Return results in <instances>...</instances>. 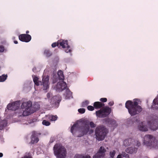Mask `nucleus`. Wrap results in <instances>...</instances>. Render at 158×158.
Masks as SVG:
<instances>
[{"label":"nucleus","mask_w":158,"mask_h":158,"mask_svg":"<svg viewBox=\"0 0 158 158\" xmlns=\"http://www.w3.org/2000/svg\"><path fill=\"white\" fill-rule=\"evenodd\" d=\"M19 38L21 41L25 42H29L31 39V36L30 35L25 34L20 35Z\"/></svg>","instance_id":"nucleus-14"},{"label":"nucleus","mask_w":158,"mask_h":158,"mask_svg":"<svg viewBox=\"0 0 158 158\" xmlns=\"http://www.w3.org/2000/svg\"><path fill=\"white\" fill-rule=\"evenodd\" d=\"M42 124L43 125L46 126H48L50 124V123L49 122L44 120L43 121Z\"/></svg>","instance_id":"nucleus-29"},{"label":"nucleus","mask_w":158,"mask_h":158,"mask_svg":"<svg viewBox=\"0 0 158 158\" xmlns=\"http://www.w3.org/2000/svg\"><path fill=\"white\" fill-rule=\"evenodd\" d=\"M114 104V102L113 101H111L108 103L109 105L110 106H113V105Z\"/></svg>","instance_id":"nucleus-40"},{"label":"nucleus","mask_w":158,"mask_h":158,"mask_svg":"<svg viewBox=\"0 0 158 158\" xmlns=\"http://www.w3.org/2000/svg\"><path fill=\"white\" fill-rule=\"evenodd\" d=\"M117 158H122L121 155H120V154L118 155L117 156Z\"/></svg>","instance_id":"nucleus-44"},{"label":"nucleus","mask_w":158,"mask_h":158,"mask_svg":"<svg viewBox=\"0 0 158 158\" xmlns=\"http://www.w3.org/2000/svg\"><path fill=\"white\" fill-rule=\"evenodd\" d=\"M7 77L6 75H2L1 76H0V82H3L6 79Z\"/></svg>","instance_id":"nucleus-28"},{"label":"nucleus","mask_w":158,"mask_h":158,"mask_svg":"<svg viewBox=\"0 0 158 158\" xmlns=\"http://www.w3.org/2000/svg\"><path fill=\"white\" fill-rule=\"evenodd\" d=\"M88 121L89 122V124L90 125L91 128H94L96 127V124H94L93 122Z\"/></svg>","instance_id":"nucleus-34"},{"label":"nucleus","mask_w":158,"mask_h":158,"mask_svg":"<svg viewBox=\"0 0 158 158\" xmlns=\"http://www.w3.org/2000/svg\"><path fill=\"white\" fill-rule=\"evenodd\" d=\"M57 74L59 79L63 81L64 79V76L63 72L61 70H59Z\"/></svg>","instance_id":"nucleus-23"},{"label":"nucleus","mask_w":158,"mask_h":158,"mask_svg":"<svg viewBox=\"0 0 158 158\" xmlns=\"http://www.w3.org/2000/svg\"><path fill=\"white\" fill-rule=\"evenodd\" d=\"M103 121L106 124H107L110 127H112L114 128L116 127L117 126L116 122L114 119L108 118L104 119Z\"/></svg>","instance_id":"nucleus-13"},{"label":"nucleus","mask_w":158,"mask_h":158,"mask_svg":"<svg viewBox=\"0 0 158 158\" xmlns=\"http://www.w3.org/2000/svg\"><path fill=\"white\" fill-rule=\"evenodd\" d=\"M96 114L97 117L100 118H103L106 117L102 109L97 110L96 111Z\"/></svg>","instance_id":"nucleus-18"},{"label":"nucleus","mask_w":158,"mask_h":158,"mask_svg":"<svg viewBox=\"0 0 158 158\" xmlns=\"http://www.w3.org/2000/svg\"><path fill=\"white\" fill-rule=\"evenodd\" d=\"M107 132V130L105 127L102 126L97 127L95 131L96 139L98 140L104 139Z\"/></svg>","instance_id":"nucleus-6"},{"label":"nucleus","mask_w":158,"mask_h":158,"mask_svg":"<svg viewBox=\"0 0 158 158\" xmlns=\"http://www.w3.org/2000/svg\"><path fill=\"white\" fill-rule=\"evenodd\" d=\"M78 111L80 113L83 114L85 112V110L84 108H80L78 110Z\"/></svg>","instance_id":"nucleus-35"},{"label":"nucleus","mask_w":158,"mask_h":158,"mask_svg":"<svg viewBox=\"0 0 158 158\" xmlns=\"http://www.w3.org/2000/svg\"><path fill=\"white\" fill-rule=\"evenodd\" d=\"M151 108L155 109H158V98L155 99L153 102V104L151 106Z\"/></svg>","instance_id":"nucleus-20"},{"label":"nucleus","mask_w":158,"mask_h":158,"mask_svg":"<svg viewBox=\"0 0 158 158\" xmlns=\"http://www.w3.org/2000/svg\"><path fill=\"white\" fill-rule=\"evenodd\" d=\"M37 133L35 131H33L32 133V135L31 137V141L30 143L33 144L35 143H37L39 141V139L38 137V135Z\"/></svg>","instance_id":"nucleus-15"},{"label":"nucleus","mask_w":158,"mask_h":158,"mask_svg":"<svg viewBox=\"0 0 158 158\" xmlns=\"http://www.w3.org/2000/svg\"><path fill=\"white\" fill-rule=\"evenodd\" d=\"M3 154L2 153H0V157H1L3 156Z\"/></svg>","instance_id":"nucleus-46"},{"label":"nucleus","mask_w":158,"mask_h":158,"mask_svg":"<svg viewBox=\"0 0 158 158\" xmlns=\"http://www.w3.org/2000/svg\"><path fill=\"white\" fill-rule=\"evenodd\" d=\"M139 99H135L133 101H127L125 103V107L128 109L129 113L132 116H134L139 113L143 110L141 106L139 105Z\"/></svg>","instance_id":"nucleus-1"},{"label":"nucleus","mask_w":158,"mask_h":158,"mask_svg":"<svg viewBox=\"0 0 158 158\" xmlns=\"http://www.w3.org/2000/svg\"><path fill=\"white\" fill-rule=\"evenodd\" d=\"M44 54L47 57H49L52 55V53L50 51L48 50H45L44 52Z\"/></svg>","instance_id":"nucleus-27"},{"label":"nucleus","mask_w":158,"mask_h":158,"mask_svg":"<svg viewBox=\"0 0 158 158\" xmlns=\"http://www.w3.org/2000/svg\"><path fill=\"white\" fill-rule=\"evenodd\" d=\"M139 130L143 131H148V128L146 126L143 125V123L141 122L138 126Z\"/></svg>","instance_id":"nucleus-19"},{"label":"nucleus","mask_w":158,"mask_h":158,"mask_svg":"<svg viewBox=\"0 0 158 158\" xmlns=\"http://www.w3.org/2000/svg\"><path fill=\"white\" fill-rule=\"evenodd\" d=\"M54 141H55V139L53 138H51L50 139V143H52Z\"/></svg>","instance_id":"nucleus-41"},{"label":"nucleus","mask_w":158,"mask_h":158,"mask_svg":"<svg viewBox=\"0 0 158 158\" xmlns=\"http://www.w3.org/2000/svg\"><path fill=\"white\" fill-rule=\"evenodd\" d=\"M123 144L125 146L136 145L139 147L141 145L140 143L138 140H135L131 138L126 139L123 142Z\"/></svg>","instance_id":"nucleus-8"},{"label":"nucleus","mask_w":158,"mask_h":158,"mask_svg":"<svg viewBox=\"0 0 158 158\" xmlns=\"http://www.w3.org/2000/svg\"><path fill=\"white\" fill-rule=\"evenodd\" d=\"M32 158L31 157L29 156H24V157L23 158Z\"/></svg>","instance_id":"nucleus-43"},{"label":"nucleus","mask_w":158,"mask_h":158,"mask_svg":"<svg viewBox=\"0 0 158 158\" xmlns=\"http://www.w3.org/2000/svg\"><path fill=\"white\" fill-rule=\"evenodd\" d=\"M57 117L56 115H51L49 116L48 118L51 121H55L57 119Z\"/></svg>","instance_id":"nucleus-26"},{"label":"nucleus","mask_w":158,"mask_h":158,"mask_svg":"<svg viewBox=\"0 0 158 158\" xmlns=\"http://www.w3.org/2000/svg\"><path fill=\"white\" fill-rule=\"evenodd\" d=\"M154 124H155L154 126H152V125H151L150 127L152 130L155 131L158 128V123L156 122V123H154Z\"/></svg>","instance_id":"nucleus-25"},{"label":"nucleus","mask_w":158,"mask_h":158,"mask_svg":"<svg viewBox=\"0 0 158 158\" xmlns=\"http://www.w3.org/2000/svg\"><path fill=\"white\" fill-rule=\"evenodd\" d=\"M122 156L124 157H125L126 158H129V155L127 154L125 152H122Z\"/></svg>","instance_id":"nucleus-31"},{"label":"nucleus","mask_w":158,"mask_h":158,"mask_svg":"<svg viewBox=\"0 0 158 158\" xmlns=\"http://www.w3.org/2000/svg\"><path fill=\"white\" fill-rule=\"evenodd\" d=\"M20 102L17 101L10 104H9L7 106V108L9 110H15L18 109L20 106Z\"/></svg>","instance_id":"nucleus-11"},{"label":"nucleus","mask_w":158,"mask_h":158,"mask_svg":"<svg viewBox=\"0 0 158 158\" xmlns=\"http://www.w3.org/2000/svg\"><path fill=\"white\" fill-rule=\"evenodd\" d=\"M94 106H89L87 107V109L89 110L93 111L94 110Z\"/></svg>","instance_id":"nucleus-36"},{"label":"nucleus","mask_w":158,"mask_h":158,"mask_svg":"<svg viewBox=\"0 0 158 158\" xmlns=\"http://www.w3.org/2000/svg\"><path fill=\"white\" fill-rule=\"evenodd\" d=\"M104 114L106 115V117H107L111 112V109L108 106H106L102 109Z\"/></svg>","instance_id":"nucleus-21"},{"label":"nucleus","mask_w":158,"mask_h":158,"mask_svg":"<svg viewBox=\"0 0 158 158\" xmlns=\"http://www.w3.org/2000/svg\"><path fill=\"white\" fill-rule=\"evenodd\" d=\"M106 152V149L104 147L102 146L100 147L97 153L94 156L93 158H100L104 156Z\"/></svg>","instance_id":"nucleus-12"},{"label":"nucleus","mask_w":158,"mask_h":158,"mask_svg":"<svg viewBox=\"0 0 158 158\" xmlns=\"http://www.w3.org/2000/svg\"><path fill=\"white\" fill-rule=\"evenodd\" d=\"M21 107L22 109H24L23 110V116H28L34 112L32 107V103L30 101L23 102Z\"/></svg>","instance_id":"nucleus-4"},{"label":"nucleus","mask_w":158,"mask_h":158,"mask_svg":"<svg viewBox=\"0 0 158 158\" xmlns=\"http://www.w3.org/2000/svg\"><path fill=\"white\" fill-rule=\"evenodd\" d=\"M66 98L67 99L69 98L72 96V93L69 89H67L66 90Z\"/></svg>","instance_id":"nucleus-24"},{"label":"nucleus","mask_w":158,"mask_h":158,"mask_svg":"<svg viewBox=\"0 0 158 158\" xmlns=\"http://www.w3.org/2000/svg\"><path fill=\"white\" fill-rule=\"evenodd\" d=\"M39 78L37 77H35L33 79V81L35 85L37 86L43 85V89L47 90L49 87V77L47 76H44L42 79V82L38 80Z\"/></svg>","instance_id":"nucleus-5"},{"label":"nucleus","mask_w":158,"mask_h":158,"mask_svg":"<svg viewBox=\"0 0 158 158\" xmlns=\"http://www.w3.org/2000/svg\"><path fill=\"white\" fill-rule=\"evenodd\" d=\"M116 153V152L115 150L111 151L110 152V157L112 158H113Z\"/></svg>","instance_id":"nucleus-30"},{"label":"nucleus","mask_w":158,"mask_h":158,"mask_svg":"<svg viewBox=\"0 0 158 158\" xmlns=\"http://www.w3.org/2000/svg\"><path fill=\"white\" fill-rule=\"evenodd\" d=\"M59 48L62 47L63 48H66L65 51L66 53L70 52L71 50L70 49V46L68 45L67 40H59Z\"/></svg>","instance_id":"nucleus-9"},{"label":"nucleus","mask_w":158,"mask_h":158,"mask_svg":"<svg viewBox=\"0 0 158 158\" xmlns=\"http://www.w3.org/2000/svg\"><path fill=\"white\" fill-rule=\"evenodd\" d=\"M138 148L135 147H128L126 148L125 151L127 153L130 154H135L138 150Z\"/></svg>","instance_id":"nucleus-16"},{"label":"nucleus","mask_w":158,"mask_h":158,"mask_svg":"<svg viewBox=\"0 0 158 158\" xmlns=\"http://www.w3.org/2000/svg\"><path fill=\"white\" fill-rule=\"evenodd\" d=\"M89 122L88 120L82 123H76L71 127V132L73 134V132L78 131L81 132L82 135H86L89 130Z\"/></svg>","instance_id":"nucleus-2"},{"label":"nucleus","mask_w":158,"mask_h":158,"mask_svg":"<svg viewBox=\"0 0 158 158\" xmlns=\"http://www.w3.org/2000/svg\"><path fill=\"white\" fill-rule=\"evenodd\" d=\"M53 150L55 155L58 158H65L66 156V150L60 143H56L54 146Z\"/></svg>","instance_id":"nucleus-3"},{"label":"nucleus","mask_w":158,"mask_h":158,"mask_svg":"<svg viewBox=\"0 0 158 158\" xmlns=\"http://www.w3.org/2000/svg\"><path fill=\"white\" fill-rule=\"evenodd\" d=\"M74 158H91V157L89 155H87L85 156L82 154H77L74 157Z\"/></svg>","instance_id":"nucleus-22"},{"label":"nucleus","mask_w":158,"mask_h":158,"mask_svg":"<svg viewBox=\"0 0 158 158\" xmlns=\"http://www.w3.org/2000/svg\"><path fill=\"white\" fill-rule=\"evenodd\" d=\"M67 87L66 83L63 81L59 82L54 87V89L59 92H61Z\"/></svg>","instance_id":"nucleus-10"},{"label":"nucleus","mask_w":158,"mask_h":158,"mask_svg":"<svg viewBox=\"0 0 158 158\" xmlns=\"http://www.w3.org/2000/svg\"><path fill=\"white\" fill-rule=\"evenodd\" d=\"M93 106L95 109H98L104 107L105 104L101 102H96L94 103Z\"/></svg>","instance_id":"nucleus-17"},{"label":"nucleus","mask_w":158,"mask_h":158,"mask_svg":"<svg viewBox=\"0 0 158 158\" xmlns=\"http://www.w3.org/2000/svg\"><path fill=\"white\" fill-rule=\"evenodd\" d=\"M56 46H58L59 48V40L57 43H53L52 44V46L53 48H54Z\"/></svg>","instance_id":"nucleus-33"},{"label":"nucleus","mask_w":158,"mask_h":158,"mask_svg":"<svg viewBox=\"0 0 158 158\" xmlns=\"http://www.w3.org/2000/svg\"><path fill=\"white\" fill-rule=\"evenodd\" d=\"M29 32L28 31H26V34H28L29 33Z\"/></svg>","instance_id":"nucleus-48"},{"label":"nucleus","mask_w":158,"mask_h":158,"mask_svg":"<svg viewBox=\"0 0 158 158\" xmlns=\"http://www.w3.org/2000/svg\"><path fill=\"white\" fill-rule=\"evenodd\" d=\"M47 97L48 98H49L50 97V94L49 93H48L47 94Z\"/></svg>","instance_id":"nucleus-45"},{"label":"nucleus","mask_w":158,"mask_h":158,"mask_svg":"<svg viewBox=\"0 0 158 158\" xmlns=\"http://www.w3.org/2000/svg\"><path fill=\"white\" fill-rule=\"evenodd\" d=\"M89 103V101H85L82 103V106L83 107H85L87 106Z\"/></svg>","instance_id":"nucleus-32"},{"label":"nucleus","mask_w":158,"mask_h":158,"mask_svg":"<svg viewBox=\"0 0 158 158\" xmlns=\"http://www.w3.org/2000/svg\"><path fill=\"white\" fill-rule=\"evenodd\" d=\"M14 43L15 44H18V41H14Z\"/></svg>","instance_id":"nucleus-47"},{"label":"nucleus","mask_w":158,"mask_h":158,"mask_svg":"<svg viewBox=\"0 0 158 158\" xmlns=\"http://www.w3.org/2000/svg\"><path fill=\"white\" fill-rule=\"evenodd\" d=\"M32 71L34 72H36V69L35 67H34L32 69Z\"/></svg>","instance_id":"nucleus-42"},{"label":"nucleus","mask_w":158,"mask_h":158,"mask_svg":"<svg viewBox=\"0 0 158 158\" xmlns=\"http://www.w3.org/2000/svg\"><path fill=\"white\" fill-rule=\"evenodd\" d=\"M4 50V48L2 45L0 46V52H3Z\"/></svg>","instance_id":"nucleus-38"},{"label":"nucleus","mask_w":158,"mask_h":158,"mask_svg":"<svg viewBox=\"0 0 158 158\" xmlns=\"http://www.w3.org/2000/svg\"><path fill=\"white\" fill-rule=\"evenodd\" d=\"M7 123L6 121H4L3 123L1 124V125H2V126L3 127H5L7 125Z\"/></svg>","instance_id":"nucleus-39"},{"label":"nucleus","mask_w":158,"mask_h":158,"mask_svg":"<svg viewBox=\"0 0 158 158\" xmlns=\"http://www.w3.org/2000/svg\"><path fill=\"white\" fill-rule=\"evenodd\" d=\"M143 143L147 146H152L154 145L155 138L151 135H147L144 137Z\"/></svg>","instance_id":"nucleus-7"},{"label":"nucleus","mask_w":158,"mask_h":158,"mask_svg":"<svg viewBox=\"0 0 158 158\" xmlns=\"http://www.w3.org/2000/svg\"><path fill=\"white\" fill-rule=\"evenodd\" d=\"M100 101L101 102H107V99L106 98H101L100 99Z\"/></svg>","instance_id":"nucleus-37"}]
</instances>
